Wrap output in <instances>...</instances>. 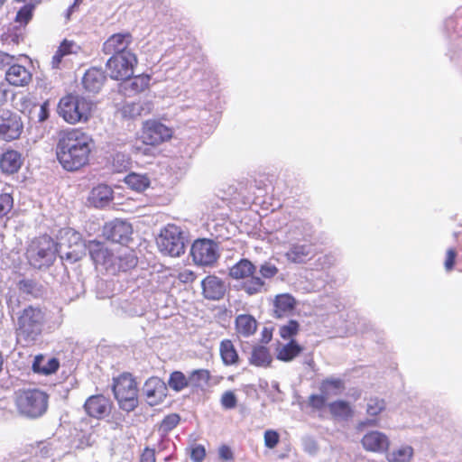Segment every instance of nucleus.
<instances>
[{
  "label": "nucleus",
  "mask_w": 462,
  "mask_h": 462,
  "mask_svg": "<svg viewBox=\"0 0 462 462\" xmlns=\"http://www.w3.org/2000/svg\"><path fill=\"white\" fill-rule=\"evenodd\" d=\"M94 148L92 136L82 128H67L57 134L55 157L65 171L77 172L90 165Z\"/></svg>",
  "instance_id": "obj_1"
},
{
  "label": "nucleus",
  "mask_w": 462,
  "mask_h": 462,
  "mask_svg": "<svg viewBox=\"0 0 462 462\" xmlns=\"http://www.w3.org/2000/svg\"><path fill=\"white\" fill-rule=\"evenodd\" d=\"M46 322L47 312L44 307L37 304L25 306L16 317L14 333L17 340L34 344L43 334Z\"/></svg>",
  "instance_id": "obj_2"
},
{
  "label": "nucleus",
  "mask_w": 462,
  "mask_h": 462,
  "mask_svg": "<svg viewBox=\"0 0 462 462\" xmlns=\"http://www.w3.org/2000/svg\"><path fill=\"white\" fill-rule=\"evenodd\" d=\"M94 102L77 93H68L60 98L57 114L69 125L86 124L93 116Z\"/></svg>",
  "instance_id": "obj_3"
},
{
  "label": "nucleus",
  "mask_w": 462,
  "mask_h": 462,
  "mask_svg": "<svg viewBox=\"0 0 462 462\" xmlns=\"http://www.w3.org/2000/svg\"><path fill=\"white\" fill-rule=\"evenodd\" d=\"M49 396L36 388L18 389L14 393V404L17 412L29 419L42 416L48 409Z\"/></svg>",
  "instance_id": "obj_4"
},
{
  "label": "nucleus",
  "mask_w": 462,
  "mask_h": 462,
  "mask_svg": "<svg viewBox=\"0 0 462 462\" xmlns=\"http://www.w3.org/2000/svg\"><path fill=\"white\" fill-rule=\"evenodd\" d=\"M58 253L57 242L48 235L35 237L29 245L26 256L29 263L37 269L50 266Z\"/></svg>",
  "instance_id": "obj_5"
},
{
  "label": "nucleus",
  "mask_w": 462,
  "mask_h": 462,
  "mask_svg": "<svg viewBox=\"0 0 462 462\" xmlns=\"http://www.w3.org/2000/svg\"><path fill=\"white\" fill-rule=\"evenodd\" d=\"M113 393L121 410L130 412L137 408L138 384L132 374L122 373L114 378Z\"/></svg>",
  "instance_id": "obj_6"
},
{
  "label": "nucleus",
  "mask_w": 462,
  "mask_h": 462,
  "mask_svg": "<svg viewBox=\"0 0 462 462\" xmlns=\"http://www.w3.org/2000/svg\"><path fill=\"white\" fill-rule=\"evenodd\" d=\"M229 275L234 280H241V290L252 296L264 291L265 282L256 275V266L248 259L243 258L229 270Z\"/></svg>",
  "instance_id": "obj_7"
},
{
  "label": "nucleus",
  "mask_w": 462,
  "mask_h": 462,
  "mask_svg": "<svg viewBox=\"0 0 462 462\" xmlns=\"http://www.w3.org/2000/svg\"><path fill=\"white\" fill-rule=\"evenodd\" d=\"M157 244L161 252L171 256H180L185 251L183 233L180 226L168 224L160 233Z\"/></svg>",
  "instance_id": "obj_8"
},
{
  "label": "nucleus",
  "mask_w": 462,
  "mask_h": 462,
  "mask_svg": "<svg viewBox=\"0 0 462 462\" xmlns=\"http://www.w3.org/2000/svg\"><path fill=\"white\" fill-rule=\"evenodd\" d=\"M174 131L156 119H148L143 123L141 134L137 140L152 146H160L161 144L171 141Z\"/></svg>",
  "instance_id": "obj_9"
},
{
  "label": "nucleus",
  "mask_w": 462,
  "mask_h": 462,
  "mask_svg": "<svg viewBox=\"0 0 462 462\" xmlns=\"http://www.w3.org/2000/svg\"><path fill=\"white\" fill-rule=\"evenodd\" d=\"M137 64V56L133 52L110 56L106 63V68L112 79L125 81L134 75Z\"/></svg>",
  "instance_id": "obj_10"
},
{
  "label": "nucleus",
  "mask_w": 462,
  "mask_h": 462,
  "mask_svg": "<svg viewBox=\"0 0 462 462\" xmlns=\"http://www.w3.org/2000/svg\"><path fill=\"white\" fill-rule=\"evenodd\" d=\"M57 245L58 253L61 254V258L70 262H77L84 255V242L80 234L73 229L63 231Z\"/></svg>",
  "instance_id": "obj_11"
},
{
  "label": "nucleus",
  "mask_w": 462,
  "mask_h": 462,
  "mask_svg": "<svg viewBox=\"0 0 462 462\" xmlns=\"http://www.w3.org/2000/svg\"><path fill=\"white\" fill-rule=\"evenodd\" d=\"M190 255L199 266H213L220 256L217 244L208 238L196 239L191 245Z\"/></svg>",
  "instance_id": "obj_12"
},
{
  "label": "nucleus",
  "mask_w": 462,
  "mask_h": 462,
  "mask_svg": "<svg viewBox=\"0 0 462 462\" xmlns=\"http://www.w3.org/2000/svg\"><path fill=\"white\" fill-rule=\"evenodd\" d=\"M23 131V123L16 112L0 108V139L6 142L17 140Z\"/></svg>",
  "instance_id": "obj_13"
},
{
  "label": "nucleus",
  "mask_w": 462,
  "mask_h": 462,
  "mask_svg": "<svg viewBox=\"0 0 462 462\" xmlns=\"http://www.w3.org/2000/svg\"><path fill=\"white\" fill-rule=\"evenodd\" d=\"M102 234L107 240L126 244L131 240L133 227L129 222L116 218L104 225Z\"/></svg>",
  "instance_id": "obj_14"
},
{
  "label": "nucleus",
  "mask_w": 462,
  "mask_h": 462,
  "mask_svg": "<svg viewBox=\"0 0 462 462\" xmlns=\"http://www.w3.org/2000/svg\"><path fill=\"white\" fill-rule=\"evenodd\" d=\"M132 42L133 35L129 32L114 33L104 42L102 51L110 56L133 53L130 50Z\"/></svg>",
  "instance_id": "obj_15"
},
{
  "label": "nucleus",
  "mask_w": 462,
  "mask_h": 462,
  "mask_svg": "<svg viewBox=\"0 0 462 462\" xmlns=\"http://www.w3.org/2000/svg\"><path fill=\"white\" fill-rule=\"evenodd\" d=\"M112 407L110 399L103 394L91 395L84 403L86 413L97 420L106 417L111 412Z\"/></svg>",
  "instance_id": "obj_16"
},
{
  "label": "nucleus",
  "mask_w": 462,
  "mask_h": 462,
  "mask_svg": "<svg viewBox=\"0 0 462 462\" xmlns=\"http://www.w3.org/2000/svg\"><path fill=\"white\" fill-rule=\"evenodd\" d=\"M143 394L150 406L158 405L167 396V385L161 378L152 376L143 384Z\"/></svg>",
  "instance_id": "obj_17"
},
{
  "label": "nucleus",
  "mask_w": 462,
  "mask_h": 462,
  "mask_svg": "<svg viewBox=\"0 0 462 462\" xmlns=\"http://www.w3.org/2000/svg\"><path fill=\"white\" fill-rule=\"evenodd\" d=\"M361 444L363 448L372 453H386L390 448V439L386 434L379 430H371L365 433Z\"/></svg>",
  "instance_id": "obj_18"
},
{
  "label": "nucleus",
  "mask_w": 462,
  "mask_h": 462,
  "mask_svg": "<svg viewBox=\"0 0 462 462\" xmlns=\"http://www.w3.org/2000/svg\"><path fill=\"white\" fill-rule=\"evenodd\" d=\"M202 294L210 300H219L224 298L226 287L223 280L216 275H208L201 282Z\"/></svg>",
  "instance_id": "obj_19"
},
{
  "label": "nucleus",
  "mask_w": 462,
  "mask_h": 462,
  "mask_svg": "<svg viewBox=\"0 0 462 462\" xmlns=\"http://www.w3.org/2000/svg\"><path fill=\"white\" fill-rule=\"evenodd\" d=\"M287 343L278 344L275 348L277 360L289 363L300 356L304 351V346L297 340H286Z\"/></svg>",
  "instance_id": "obj_20"
},
{
  "label": "nucleus",
  "mask_w": 462,
  "mask_h": 462,
  "mask_svg": "<svg viewBox=\"0 0 462 462\" xmlns=\"http://www.w3.org/2000/svg\"><path fill=\"white\" fill-rule=\"evenodd\" d=\"M23 163L22 154L15 150L8 149L0 156V170L6 175L18 172Z\"/></svg>",
  "instance_id": "obj_21"
},
{
  "label": "nucleus",
  "mask_w": 462,
  "mask_h": 462,
  "mask_svg": "<svg viewBox=\"0 0 462 462\" xmlns=\"http://www.w3.org/2000/svg\"><path fill=\"white\" fill-rule=\"evenodd\" d=\"M285 256L288 261L294 263H303L315 256L313 245L311 243L291 245L286 252Z\"/></svg>",
  "instance_id": "obj_22"
},
{
  "label": "nucleus",
  "mask_w": 462,
  "mask_h": 462,
  "mask_svg": "<svg viewBox=\"0 0 462 462\" xmlns=\"http://www.w3.org/2000/svg\"><path fill=\"white\" fill-rule=\"evenodd\" d=\"M258 322L250 314H239L235 319V333L237 337H249L255 334Z\"/></svg>",
  "instance_id": "obj_23"
},
{
  "label": "nucleus",
  "mask_w": 462,
  "mask_h": 462,
  "mask_svg": "<svg viewBox=\"0 0 462 462\" xmlns=\"http://www.w3.org/2000/svg\"><path fill=\"white\" fill-rule=\"evenodd\" d=\"M5 79L12 86L24 87L31 82L32 74L24 66L13 64L5 72Z\"/></svg>",
  "instance_id": "obj_24"
},
{
  "label": "nucleus",
  "mask_w": 462,
  "mask_h": 462,
  "mask_svg": "<svg viewBox=\"0 0 462 462\" xmlns=\"http://www.w3.org/2000/svg\"><path fill=\"white\" fill-rule=\"evenodd\" d=\"M296 300L289 293L278 294L273 300V317L282 319L291 314L296 307Z\"/></svg>",
  "instance_id": "obj_25"
},
{
  "label": "nucleus",
  "mask_w": 462,
  "mask_h": 462,
  "mask_svg": "<svg viewBox=\"0 0 462 462\" xmlns=\"http://www.w3.org/2000/svg\"><path fill=\"white\" fill-rule=\"evenodd\" d=\"M60 368V361L56 357L46 359L45 356L39 354L34 356L32 370L33 373L42 375L54 374Z\"/></svg>",
  "instance_id": "obj_26"
},
{
  "label": "nucleus",
  "mask_w": 462,
  "mask_h": 462,
  "mask_svg": "<svg viewBox=\"0 0 462 462\" xmlns=\"http://www.w3.org/2000/svg\"><path fill=\"white\" fill-rule=\"evenodd\" d=\"M128 79L129 81L122 86V91L125 96H134L149 88L151 77L147 74H140Z\"/></svg>",
  "instance_id": "obj_27"
},
{
  "label": "nucleus",
  "mask_w": 462,
  "mask_h": 462,
  "mask_svg": "<svg viewBox=\"0 0 462 462\" xmlns=\"http://www.w3.org/2000/svg\"><path fill=\"white\" fill-rule=\"evenodd\" d=\"M105 75L100 69H88L82 79V84L86 90L89 92H97L105 82Z\"/></svg>",
  "instance_id": "obj_28"
},
{
  "label": "nucleus",
  "mask_w": 462,
  "mask_h": 462,
  "mask_svg": "<svg viewBox=\"0 0 462 462\" xmlns=\"http://www.w3.org/2000/svg\"><path fill=\"white\" fill-rule=\"evenodd\" d=\"M331 416L336 420H347L354 415L351 404L344 400H337L328 404Z\"/></svg>",
  "instance_id": "obj_29"
},
{
  "label": "nucleus",
  "mask_w": 462,
  "mask_h": 462,
  "mask_svg": "<svg viewBox=\"0 0 462 462\" xmlns=\"http://www.w3.org/2000/svg\"><path fill=\"white\" fill-rule=\"evenodd\" d=\"M75 48L79 49V47L76 45L75 42L64 39L59 45L54 55L52 56V68L59 69L65 56L70 55L72 53H77Z\"/></svg>",
  "instance_id": "obj_30"
},
{
  "label": "nucleus",
  "mask_w": 462,
  "mask_h": 462,
  "mask_svg": "<svg viewBox=\"0 0 462 462\" xmlns=\"http://www.w3.org/2000/svg\"><path fill=\"white\" fill-rule=\"evenodd\" d=\"M219 353L221 359L226 365H234L238 364L239 356L230 339H224L220 342Z\"/></svg>",
  "instance_id": "obj_31"
},
{
  "label": "nucleus",
  "mask_w": 462,
  "mask_h": 462,
  "mask_svg": "<svg viewBox=\"0 0 462 462\" xmlns=\"http://www.w3.org/2000/svg\"><path fill=\"white\" fill-rule=\"evenodd\" d=\"M273 361L269 349L263 346H254L251 353L249 362L251 365L261 367H268Z\"/></svg>",
  "instance_id": "obj_32"
},
{
  "label": "nucleus",
  "mask_w": 462,
  "mask_h": 462,
  "mask_svg": "<svg viewBox=\"0 0 462 462\" xmlns=\"http://www.w3.org/2000/svg\"><path fill=\"white\" fill-rule=\"evenodd\" d=\"M125 183L131 189L137 192H142L149 188L151 181L146 174L130 172L125 176Z\"/></svg>",
  "instance_id": "obj_33"
},
{
  "label": "nucleus",
  "mask_w": 462,
  "mask_h": 462,
  "mask_svg": "<svg viewBox=\"0 0 462 462\" xmlns=\"http://www.w3.org/2000/svg\"><path fill=\"white\" fill-rule=\"evenodd\" d=\"M345 390V383L340 378H325L320 382L319 391L324 395H338Z\"/></svg>",
  "instance_id": "obj_34"
},
{
  "label": "nucleus",
  "mask_w": 462,
  "mask_h": 462,
  "mask_svg": "<svg viewBox=\"0 0 462 462\" xmlns=\"http://www.w3.org/2000/svg\"><path fill=\"white\" fill-rule=\"evenodd\" d=\"M189 387L193 390L202 389L204 384L208 383L211 379V374L208 369H195L188 375Z\"/></svg>",
  "instance_id": "obj_35"
},
{
  "label": "nucleus",
  "mask_w": 462,
  "mask_h": 462,
  "mask_svg": "<svg viewBox=\"0 0 462 462\" xmlns=\"http://www.w3.org/2000/svg\"><path fill=\"white\" fill-rule=\"evenodd\" d=\"M93 202L97 207H103L113 199V190L106 184H99L91 191Z\"/></svg>",
  "instance_id": "obj_36"
},
{
  "label": "nucleus",
  "mask_w": 462,
  "mask_h": 462,
  "mask_svg": "<svg viewBox=\"0 0 462 462\" xmlns=\"http://www.w3.org/2000/svg\"><path fill=\"white\" fill-rule=\"evenodd\" d=\"M28 4L22 6L16 14L15 22L26 25L32 18L33 11L42 0H28Z\"/></svg>",
  "instance_id": "obj_37"
},
{
  "label": "nucleus",
  "mask_w": 462,
  "mask_h": 462,
  "mask_svg": "<svg viewBox=\"0 0 462 462\" xmlns=\"http://www.w3.org/2000/svg\"><path fill=\"white\" fill-rule=\"evenodd\" d=\"M300 331V324L296 319H290L287 323L279 327V336L283 340H296L295 337Z\"/></svg>",
  "instance_id": "obj_38"
},
{
  "label": "nucleus",
  "mask_w": 462,
  "mask_h": 462,
  "mask_svg": "<svg viewBox=\"0 0 462 462\" xmlns=\"http://www.w3.org/2000/svg\"><path fill=\"white\" fill-rule=\"evenodd\" d=\"M188 375L181 371H173L170 374L168 378V385L174 392H181L189 388Z\"/></svg>",
  "instance_id": "obj_39"
},
{
  "label": "nucleus",
  "mask_w": 462,
  "mask_h": 462,
  "mask_svg": "<svg viewBox=\"0 0 462 462\" xmlns=\"http://www.w3.org/2000/svg\"><path fill=\"white\" fill-rule=\"evenodd\" d=\"M18 289L23 293L31 295L32 298H40L43 293L42 285L30 279H23L18 282Z\"/></svg>",
  "instance_id": "obj_40"
},
{
  "label": "nucleus",
  "mask_w": 462,
  "mask_h": 462,
  "mask_svg": "<svg viewBox=\"0 0 462 462\" xmlns=\"http://www.w3.org/2000/svg\"><path fill=\"white\" fill-rule=\"evenodd\" d=\"M88 249L92 260L96 263H102L106 261L108 252L103 243L97 240L89 241Z\"/></svg>",
  "instance_id": "obj_41"
},
{
  "label": "nucleus",
  "mask_w": 462,
  "mask_h": 462,
  "mask_svg": "<svg viewBox=\"0 0 462 462\" xmlns=\"http://www.w3.org/2000/svg\"><path fill=\"white\" fill-rule=\"evenodd\" d=\"M413 456V448L411 446H403L391 453L386 458L389 462H409Z\"/></svg>",
  "instance_id": "obj_42"
},
{
  "label": "nucleus",
  "mask_w": 462,
  "mask_h": 462,
  "mask_svg": "<svg viewBox=\"0 0 462 462\" xmlns=\"http://www.w3.org/2000/svg\"><path fill=\"white\" fill-rule=\"evenodd\" d=\"M156 148L157 146H152L136 139L135 143L132 146V152L135 155L154 158L158 154L156 152Z\"/></svg>",
  "instance_id": "obj_43"
},
{
  "label": "nucleus",
  "mask_w": 462,
  "mask_h": 462,
  "mask_svg": "<svg viewBox=\"0 0 462 462\" xmlns=\"http://www.w3.org/2000/svg\"><path fill=\"white\" fill-rule=\"evenodd\" d=\"M180 421V416L178 413H170L166 415L159 424V430L167 434L175 429Z\"/></svg>",
  "instance_id": "obj_44"
},
{
  "label": "nucleus",
  "mask_w": 462,
  "mask_h": 462,
  "mask_svg": "<svg viewBox=\"0 0 462 462\" xmlns=\"http://www.w3.org/2000/svg\"><path fill=\"white\" fill-rule=\"evenodd\" d=\"M385 409V402L378 397H372L367 402L366 413L371 417L378 416Z\"/></svg>",
  "instance_id": "obj_45"
},
{
  "label": "nucleus",
  "mask_w": 462,
  "mask_h": 462,
  "mask_svg": "<svg viewBox=\"0 0 462 462\" xmlns=\"http://www.w3.org/2000/svg\"><path fill=\"white\" fill-rule=\"evenodd\" d=\"M327 395L321 394H311L308 398V405L314 411H322L328 407Z\"/></svg>",
  "instance_id": "obj_46"
},
{
  "label": "nucleus",
  "mask_w": 462,
  "mask_h": 462,
  "mask_svg": "<svg viewBox=\"0 0 462 462\" xmlns=\"http://www.w3.org/2000/svg\"><path fill=\"white\" fill-rule=\"evenodd\" d=\"M14 208V198L10 193L0 194V218L5 217Z\"/></svg>",
  "instance_id": "obj_47"
},
{
  "label": "nucleus",
  "mask_w": 462,
  "mask_h": 462,
  "mask_svg": "<svg viewBox=\"0 0 462 462\" xmlns=\"http://www.w3.org/2000/svg\"><path fill=\"white\" fill-rule=\"evenodd\" d=\"M143 106L140 103H129L123 106V113L129 117H136L142 115Z\"/></svg>",
  "instance_id": "obj_48"
},
{
  "label": "nucleus",
  "mask_w": 462,
  "mask_h": 462,
  "mask_svg": "<svg viewBox=\"0 0 462 462\" xmlns=\"http://www.w3.org/2000/svg\"><path fill=\"white\" fill-rule=\"evenodd\" d=\"M264 445L268 448H274L280 441L279 433L273 430H267L263 435Z\"/></svg>",
  "instance_id": "obj_49"
},
{
  "label": "nucleus",
  "mask_w": 462,
  "mask_h": 462,
  "mask_svg": "<svg viewBox=\"0 0 462 462\" xmlns=\"http://www.w3.org/2000/svg\"><path fill=\"white\" fill-rule=\"evenodd\" d=\"M221 404L225 409H234L237 404L236 394L232 391L225 392L221 396Z\"/></svg>",
  "instance_id": "obj_50"
},
{
  "label": "nucleus",
  "mask_w": 462,
  "mask_h": 462,
  "mask_svg": "<svg viewBox=\"0 0 462 462\" xmlns=\"http://www.w3.org/2000/svg\"><path fill=\"white\" fill-rule=\"evenodd\" d=\"M189 457L193 462H202L206 457V449L204 446H192L189 450Z\"/></svg>",
  "instance_id": "obj_51"
},
{
  "label": "nucleus",
  "mask_w": 462,
  "mask_h": 462,
  "mask_svg": "<svg viewBox=\"0 0 462 462\" xmlns=\"http://www.w3.org/2000/svg\"><path fill=\"white\" fill-rule=\"evenodd\" d=\"M176 279L181 283H192L197 279V274L191 270L184 269L177 273Z\"/></svg>",
  "instance_id": "obj_52"
},
{
  "label": "nucleus",
  "mask_w": 462,
  "mask_h": 462,
  "mask_svg": "<svg viewBox=\"0 0 462 462\" xmlns=\"http://www.w3.org/2000/svg\"><path fill=\"white\" fill-rule=\"evenodd\" d=\"M259 273L262 279H272L278 273V268L270 263H264L260 266Z\"/></svg>",
  "instance_id": "obj_53"
},
{
  "label": "nucleus",
  "mask_w": 462,
  "mask_h": 462,
  "mask_svg": "<svg viewBox=\"0 0 462 462\" xmlns=\"http://www.w3.org/2000/svg\"><path fill=\"white\" fill-rule=\"evenodd\" d=\"M457 259V252L454 248L448 249L444 262V267L447 272H451L454 269Z\"/></svg>",
  "instance_id": "obj_54"
},
{
  "label": "nucleus",
  "mask_w": 462,
  "mask_h": 462,
  "mask_svg": "<svg viewBox=\"0 0 462 462\" xmlns=\"http://www.w3.org/2000/svg\"><path fill=\"white\" fill-rule=\"evenodd\" d=\"M139 462H156L155 449L145 447L140 455Z\"/></svg>",
  "instance_id": "obj_55"
},
{
  "label": "nucleus",
  "mask_w": 462,
  "mask_h": 462,
  "mask_svg": "<svg viewBox=\"0 0 462 462\" xmlns=\"http://www.w3.org/2000/svg\"><path fill=\"white\" fill-rule=\"evenodd\" d=\"M218 455L222 460L228 461L234 459V453L230 447L227 445H222L218 448Z\"/></svg>",
  "instance_id": "obj_56"
},
{
  "label": "nucleus",
  "mask_w": 462,
  "mask_h": 462,
  "mask_svg": "<svg viewBox=\"0 0 462 462\" xmlns=\"http://www.w3.org/2000/svg\"><path fill=\"white\" fill-rule=\"evenodd\" d=\"M49 101H44L40 107V112L38 115V120L39 122H44L46 121L50 116V111H49Z\"/></svg>",
  "instance_id": "obj_57"
},
{
  "label": "nucleus",
  "mask_w": 462,
  "mask_h": 462,
  "mask_svg": "<svg viewBox=\"0 0 462 462\" xmlns=\"http://www.w3.org/2000/svg\"><path fill=\"white\" fill-rule=\"evenodd\" d=\"M14 57L8 54V53H5V52H3V51H0V68L3 69L5 67H7V66H11L13 65L14 63Z\"/></svg>",
  "instance_id": "obj_58"
},
{
  "label": "nucleus",
  "mask_w": 462,
  "mask_h": 462,
  "mask_svg": "<svg viewBox=\"0 0 462 462\" xmlns=\"http://www.w3.org/2000/svg\"><path fill=\"white\" fill-rule=\"evenodd\" d=\"M7 99V89L4 82H0V103L5 102Z\"/></svg>",
  "instance_id": "obj_59"
},
{
  "label": "nucleus",
  "mask_w": 462,
  "mask_h": 462,
  "mask_svg": "<svg viewBox=\"0 0 462 462\" xmlns=\"http://www.w3.org/2000/svg\"><path fill=\"white\" fill-rule=\"evenodd\" d=\"M377 424H378V421L376 419H369V420H366L365 421L360 422L359 427H364V426L374 427V426H377Z\"/></svg>",
  "instance_id": "obj_60"
},
{
  "label": "nucleus",
  "mask_w": 462,
  "mask_h": 462,
  "mask_svg": "<svg viewBox=\"0 0 462 462\" xmlns=\"http://www.w3.org/2000/svg\"><path fill=\"white\" fill-rule=\"evenodd\" d=\"M3 365H4V358H3L2 353L0 352V373L2 372Z\"/></svg>",
  "instance_id": "obj_61"
},
{
  "label": "nucleus",
  "mask_w": 462,
  "mask_h": 462,
  "mask_svg": "<svg viewBox=\"0 0 462 462\" xmlns=\"http://www.w3.org/2000/svg\"><path fill=\"white\" fill-rule=\"evenodd\" d=\"M5 0H0V7L5 4Z\"/></svg>",
  "instance_id": "obj_62"
},
{
  "label": "nucleus",
  "mask_w": 462,
  "mask_h": 462,
  "mask_svg": "<svg viewBox=\"0 0 462 462\" xmlns=\"http://www.w3.org/2000/svg\"><path fill=\"white\" fill-rule=\"evenodd\" d=\"M459 271H461V272H462V268H461V269H459Z\"/></svg>",
  "instance_id": "obj_63"
}]
</instances>
